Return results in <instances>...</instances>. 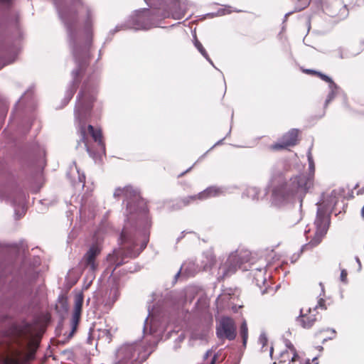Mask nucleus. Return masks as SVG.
Masks as SVG:
<instances>
[{
	"label": "nucleus",
	"mask_w": 364,
	"mask_h": 364,
	"mask_svg": "<svg viewBox=\"0 0 364 364\" xmlns=\"http://www.w3.org/2000/svg\"><path fill=\"white\" fill-rule=\"evenodd\" d=\"M289 364H301V361L300 360V358L299 360H297L295 362H292V358H291V361Z\"/></svg>",
	"instance_id": "nucleus-38"
},
{
	"label": "nucleus",
	"mask_w": 364,
	"mask_h": 364,
	"mask_svg": "<svg viewBox=\"0 0 364 364\" xmlns=\"http://www.w3.org/2000/svg\"><path fill=\"white\" fill-rule=\"evenodd\" d=\"M361 215H362L363 218H364V205H363V208L361 210Z\"/></svg>",
	"instance_id": "nucleus-45"
},
{
	"label": "nucleus",
	"mask_w": 364,
	"mask_h": 364,
	"mask_svg": "<svg viewBox=\"0 0 364 364\" xmlns=\"http://www.w3.org/2000/svg\"><path fill=\"white\" fill-rule=\"evenodd\" d=\"M0 364H19L16 356H3L0 359Z\"/></svg>",
	"instance_id": "nucleus-27"
},
{
	"label": "nucleus",
	"mask_w": 364,
	"mask_h": 364,
	"mask_svg": "<svg viewBox=\"0 0 364 364\" xmlns=\"http://www.w3.org/2000/svg\"><path fill=\"white\" fill-rule=\"evenodd\" d=\"M10 1V0H0V1H1V2H8V1Z\"/></svg>",
	"instance_id": "nucleus-47"
},
{
	"label": "nucleus",
	"mask_w": 364,
	"mask_h": 364,
	"mask_svg": "<svg viewBox=\"0 0 364 364\" xmlns=\"http://www.w3.org/2000/svg\"><path fill=\"white\" fill-rule=\"evenodd\" d=\"M247 193L248 197H250V198H252V199H256V198H257L258 191H257V189L256 188H255V187L249 188L247 190Z\"/></svg>",
	"instance_id": "nucleus-30"
},
{
	"label": "nucleus",
	"mask_w": 364,
	"mask_h": 364,
	"mask_svg": "<svg viewBox=\"0 0 364 364\" xmlns=\"http://www.w3.org/2000/svg\"><path fill=\"white\" fill-rule=\"evenodd\" d=\"M318 307H320L321 309H326L325 306V301L323 299H320L318 301V304L316 306L314 309H317Z\"/></svg>",
	"instance_id": "nucleus-35"
},
{
	"label": "nucleus",
	"mask_w": 364,
	"mask_h": 364,
	"mask_svg": "<svg viewBox=\"0 0 364 364\" xmlns=\"http://www.w3.org/2000/svg\"><path fill=\"white\" fill-rule=\"evenodd\" d=\"M146 3L150 6L155 7L158 11H161V8L166 3H171L173 6H180V1H176L174 0H144Z\"/></svg>",
	"instance_id": "nucleus-21"
},
{
	"label": "nucleus",
	"mask_w": 364,
	"mask_h": 364,
	"mask_svg": "<svg viewBox=\"0 0 364 364\" xmlns=\"http://www.w3.org/2000/svg\"><path fill=\"white\" fill-rule=\"evenodd\" d=\"M203 259L201 262L202 264L200 269L206 270L210 268L215 263V256L212 251L210 250L204 252L203 255Z\"/></svg>",
	"instance_id": "nucleus-20"
},
{
	"label": "nucleus",
	"mask_w": 364,
	"mask_h": 364,
	"mask_svg": "<svg viewBox=\"0 0 364 364\" xmlns=\"http://www.w3.org/2000/svg\"><path fill=\"white\" fill-rule=\"evenodd\" d=\"M272 351H273V348L272 347L271 349H270V355H272Z\"/></svg>",
	"instance_id": "nucleus-48"
},
{
	"label": "nucleus",
	"mask_w": 364,
	"mask_h": 364,
	"mask_svg": "<svg viewBox=\"0 0 364 364\" xmlns=\"http://www.w3.org/2000/svg\"><path fill=\"white\" fill-rule=\"evenodd\" d=\"M332 332H333L334 334L336 333V331H335V330H333V329L332 330Z\"/></svg>",
	"instance_id": "nucleus-49"
},
{
	"label": "nucleus",
	"mask_w": 364,
	"mask_h": 364,
	"mask_svg": "<svg viewBox=\"0 0 364 364\" xmlns=\"http://www.w3.org/2000/svg\"><path fill=\"white\" fill-rule=\"evenodd\" d=\"M290 357V353L289 352V350H284V351H282L281 353H280V359H279V363H285L287 361V359H289Z\"/></svg>",
	"instance_id": "nucleus-32"
},
{
	"label": "nucleus",
	"mask_w": 364,
	"mask_h": 364,
	"mask_svg": "<svg viewBox=\"0 0 364 364\" xmlns=\"http://www.w3.org/2000/svg\"><path fill=\"white\" fill-rule=\"evenodd\" d=\"M341 192L338 190H333L329 195H323L321 200L317 203V215L314 222L316 232L311 241L304 246V248L313 247L318 245L323 237L327 232L329 218L326 214V211L333 208L338 203Z\"/></svg>",
	"instance_id": "nucleus-4"
},
{
	"label": "nucleus",
	"mask_w": 364,
	"mask_h": 364,
	"mask_svg": "<svg viewBox=\"0 0 364 364\" xmlns=\"http://www.w3.org/2000/svg\"><path fill=\"white\" fill-rule=\"evenodd\" d=\"M250 252L246 250H237L230 254L226 260L218 268V277L223 279L235 274L243 263L250 259Z\"/></svg>",
	"instance_id": "nucleus-6"
},
{
	"label": "nucleus",
	"mask_w": 364,
	"mask_h": 364,
	"mask_svg": "<svg viewBox=\"0 0 364 364\" xmlns=\"http://www.w3.org/2000/svg\"><path fill=\"white\" fill-rule=\"evenodd\" d=\"M259 342L262 345V348H264L267 343V337L265 333H262L260 334L259 337Z\"/></svg>",
	"instance_id": "nucleus-33"
},
{
	"label": "nucleus",
	"mask_w": 364,
	"mask_h": 364,
	"mask_svg": "<svg viewBox=\"0 0 364 364\" xmlns=\"http://www.w3.org/2000/svg\"><path fill=\"white\" fill-rule=\"evenodd\" d=\"M316 360H317V358H313L312 361H313V363H314V364H318V363L316 361Z\"/></svg>",
	"instance_id": "nucleus-46"
},
{
	"label": "nucleus",
	"mask_w": 364,
	"mask_h": 364,
	"mask_svg": "<svg viewBox=\"0 0 364 364\" xmlns=\"http://www.w3.org/2000/svg\"><path fill=\"white\" fill-rule=\"evenodd\" d=\"M148 328H149V333L154 335L155 337L161 336L164 331V328L159 326L157 319L153 316L150 311H149L148 317L146 318L144 322L143 329L144 335L148 333Z\"/></svg>",
	"instance_id": "nucleus-14"
},
{
	"label": "nucleus",
	"mask_w": 364,
	"mask_h": 364,
	"mask_svg": "<svg viewBox=\"0 0 364 364\" xmlns=\"http://www.w3.org/2000/svg\"><path fill=\"white\" fill-rule=\"evenodd\" d=\"M14 60V58H13L12 60H8L7 62L4 63L3 64V65L0 67V69H1L2 67H4V65H7V64H9V63H12Z\"/></svg>",
	"instance_id": "nucleus-40"
},
{
	"label": "nucleus",
	"mask_w": 364,
	"mask_h": 364,
	"mask_svg": "<svg viewBox=\"0 0 364 364\" xmlns=\"http://www.w3.org/2000/svg\"><path fill=\"white\" fill-rule=\"evenodd\" d=\"M200 269V267H198L193 261L186 262L182 264L180 271L176 273L175 277H178L181 271H183V274H186L188 277H192L199 272Z\"/></svg>",
	"instance_id": "nucleus-16"
},
{
	"label": "nucleus",
	"mask_w": 364,
	"mask_h": 364,
	"mask_svg": "<svg viewBox=\"0 0 364 364\" xmlns=\"http://www.w3.org/2000/svg\"><path fill=\"white\" fill-rule=\"evenodd\" d=\"M317 75L324 81L328 82L329 84V87H334V82L332 80V79L331 77H329L328 76L324 75V74H322L321 73H317Z\"/></svg>",
	"instance_id": "nucleus-31"
},
{
	"label": "nucleus",
	"mask_w": 364,
	"mask_h": 364,
	"mask_svg": "<svg viewBox=\"0 0 364 364\" xmlns=\"http://www.w3.org/2000/svg\"><path fill=\"white\" fill-rule=\"evenodd\" d=\"M79 73H80L79 69H75L72 72L73 82L72 85L70 86V87H68V89L66 90L65 96V99H64L65 105L68 103V102L71 100V98L73 97V96L76 90L77 85L75 82V80H76Z\"/></svg>",
	"instance_id": "nucleus-17"
},
{
	"label": "nucleus",
	"mask_w": 364,
	"mask_h": 364,
	"mask_svg": "<svg viewBox=\"0 0 364 364\" xmlns=\"http://www.w3.org/2000/svg\"><path fill=\"white\" fill-rule=\"evenodd\" d=\"M307 157L309 174L308 176L303 174L291 178L281 189H274L272 196V201L274 205H281L294 196L301 199L307 191L313 186L315 166L311 149L308 151Z\"/></svg>",
	"instance_id": "nucleus-3"
},
{
	"label": "nucleus",
	"mask_w": 364,
	"mask_h": 364,
	"mask_svg": "<svg viewBox=\"0 0 364 364\" xmlns=\"http://www.w3.org/2000/svg\"><path fill=\"white\" fill-rule=\"evenodd\" d=\"M211 353H212L211 350H208V351L205 353V355H204V358H207L210 355H211Z\"/></svg>",
	"instance_id": "nucleus-43"
},
{
	"label": "nucleus",
	"mask_w": 364,
	"mask_h": 364,
	"mask_svg": "<svg viewBox=\"0 0 364 364\" xmlns=\"http://www.w3.org/2000/svg\"><path fill=\"white\" fill-rule=\"evenodd\" d=\"M341 280L343 282H346L347 281V272L345 269L341 270V276H340Z\"/></svg>",
	"instance_id": "nucleus-34"
},
{
	"label": "nucleus",
	"mask_w": 364,
	"mask_h": 364,
	"mask_svg": "<svg viewBox=\"0 0 364 364\" xmlns=\"http://www.w3.org/2000/svg\"><path fill=\"white\" fill-rule=\"evenodd\" d=\"M306 73H314V74H316V75H317V73H318V72L314 71V70H306Z\"/></svg>",
	"instance_id": "nucleus-42"
},
{
	"label": "nucleus",
	"mask_w": 364,
	"mask_h": 364,
	"mask_svg": "<svg viewBox=\"0 0 364 364\" xmlns=\"http://www.w3.org/2000/svg\"><path fill=\"white\" fill-rule=\"evenodd\" d=\"M114 198L124 196L127 200V218L120 235L121 250L107 257L115 268L122 265L124 257L134 258L146 247L149 241L147 229L150 227L148 208L139 192L132 186L117 188Z\"/></svg>",
	"instance_id": "nucleus-1"
},
{
	"label": "nucleus",
	"mask_w": 364,
	"mask_h": 364,
	"mask_svg": "<svg viewBox=\"0 0 364 364\" xmlns=\"http://www.w3.org/2000/svg\"><path fill=\"white\" fill-rule=\"evenodd\" d=\"M59 15L64 22L68 34L70 45L73 48L74 58L77 64H80L77 59V49L76 47V36L73 29L78 16L83 18L84 31L86 35V46L88 47L92 41V11L89 6H85L81 0H72L71 6L68 8L58 7Z\"/></svg>",
	"instance_id": "nucleus-2"
},
{
	"label": "nucleus",
	"mask_w": 364,
	"mask_h": 364,
	"mask_svg": "<svg viewBox=\"0 0 364 364\" xmlns=\"http://www.w3.org/2000/svg\"><path fill=\"white\" fill-rule=\"evenodd\" d=\"M301 1H302V6L298 8L299 11L306 7L310 3V0H301Z\"/></svg>",
	"instance_id": "nucleus-36"
},
{
	"label": "nucleus",
	"mask_w": 364,
	"mask_h": 364,
	"mask_svg": "<svg viewBox=\"0 0 364 364\" xmlns=\"http://www.w3.org/2000/svg\"><path fill=\"white\" fill-rule=\"evenodd\" d=\"M194 46H196V48L198 49V50L200 53V54L213 66H214V64L213 63V61L210 60V58H209L206 50H205V48H203V45L200 43V42L196 38V37L195 36V39H194Z\"/></svg>",
	"instance_id": "nucleus-23"
},
{
	"label": "nucleus",
	"mask_w": 364,
	"mask_h": 364,
	"mask_svg": "<svg viewBox=\"0 0 364 364\" xmlns=\"http://www.w3.org/2000/svg\"><path fill=\"white\" fill-rule=\"evenodd\" d=\"M298 134V129H291L282 136L280 141L271 145V149L273 150H279L294 146L297 141Z\"/></svg>",
	"instance_id": "nucleus-11"
},
{
	"label": "nucleus",
	"mask_w": 364,
	"mask_h": 364,
	"mask_svg": "<svg viewBox=\"0 0 364 364\" xmlns=\"http://www.w3.org/2000/svg\"><path fill=\"white\" fill-rule=\"evenodd\" d=\"M240 333L242 338L243 346H245L248 338V328L245 321H244L241 324Z\"/></svg>",
	"instance_id": "nucleus-25"
},
{
	"label": "nucleus",
	"mask_w": 364,
	"mask_h": 364,
	"mask_svg": "<svg viewBox=\"0 0 364 364\" xmlns=\"http://www.w3.org/2000/svg\"><path fill=\"white\" fill-rule=\"evenodd\" d=\"M100 252L101 248L100 246L97 245H92L82 258L80 263V266L90 272L95 271L98 266L97 257Z\"/></svg>",
	"instance_id": "nucleus-9"
},
{
	"label": "nucleus",
	"mask_w": 364,
	"mask_h": 364,
	"mask_svg": "<svg viewBox=\"0 0 364 364\" xmlns=\"http://www.w3.org/2000/svg\"><path fill=\"white\" fill-rule=\"evenodd\" d=\"M317 320L316 309L300 310V315L296 318V322L304 328H311Z\"/></svg>",
	"instance_id": "nucleus-12"
},
{
	"label": "nucleus",
	"mask_w": 364,
	"mask_h": 364,
	"mask_svg": "<svg viewBox=\"0 0 364 364\" xmlns=\"http://www.w3.org/2000/svg\"><path fill=\"white\" fill-rule=\"evenodd\" d=\"M119 296V292L118 287L114 285L109 290L108 298L105 302V304L109 306L112 305L118 299Z\"/></svg>",
	"instance_id": "nucleus-22"
},
{
	"label": "nucleus",
	"mask_w": 364,
	"mask_h": 364,
	"mask_svg": "<svg viewBox=\"0 0 364 364\" xmlns=\"http://www.w3.org/2000/svg\"><path fill=\"white\" fill-rule=\"evenodd\" d=\"M329 89H330V92H329V93L326 97V102H325L326 107L328 105V103L330 102H331L333 100V98L335 97V96L337 94L338 87H337V85L336 84H334V87H329Z\"/></svg>",
	"instance_id": "nucleus-28"
},
{
	"label": "nucleus",
	"mask_w": 364,
	"mask_h": 364,
	"mask_svg": "<svg viewBox=\"0 0 364 364\" xmlns=\"http://www.w3.org/2000/svg\"><path fill=\"white\" fill-rule=\"evenodd\" d=\"M141 354L142 351L138 343L124 344L117 351V362L115 364H127L130 360L138 358Z\"/></svg>",
	"instance_id": "nucleus-7"
},
{
	"label": "nucleus",
	"mask_w": 364,
	"mask_h": 364,
	"mask_svg": "<svg viewBox=\"0 0 364 364\" xmlns=\"http://www.w3.org/2000/svg\"><path fill=\"white\" fill-rule=\"evenodd\" d=\"M265 270L264 269H257L254 273V279L255 281L256 284L262 289V285H265L267 282V278L265 277ZM261 292L262 294L267 292V289H261Z\"/></svg>",
	"instance_id": "nucleus-18"
},
{
	"label": "nucleus",
	"mask_w": 364,
	"mask_h": 364,
	"mask_svg": "<svg viewBox=\"0 0 364 364\" xmlns=\"http://www.w3.org/2000/svg\"><path fill=\"white\" fill-rule=\"evenodd\" d=\"M144 355H141V357H142V358L145 357L146 354V353H149L150 352L149 351V350H148V349L144 348Z\"/></svg>",
	"instance_id": "nucleus-44"
},
{
	"label": "nucleus",
	"mask_w": 364,
	"mask_h": 364,
	"mask_svg": "<svg viewBox=\"0 0 364 364\" xmlns=\"http://www.w3.org/2000/svg\"><path fill=\"white\" fill-rule=\"evenodd\" d=\"M286 346H287V348L289 349V350L290 351V353L292 354V362L294 363V362L296 361L297 360H299V356L297 354L294 346L290 342L287 343Z\"/></svg>",
	"instance_id": "nucleus-29"
},
{
	"label": "nucleus",
	"mask_w": 364,
	"mask_h": 364,
	"mask_svg": "<svg viewBox=\"0 0 364 364\" xmlns=\"http://www.w3.org/2000/svg\"><path fill=\"white\" fill-rule=\"evenodd\" d=\"M216 335L220 340H234L236 337V326L233 319L222 317L216 326Z\"/></svg>",
	"instance_id": "nucleus-8"
},
{
	"label": "nucleus",
	"mask_w": 364,
	"mask_h": 364,
	"mask_svg": "<svg viewBox=\"0 0 364 364\" xmlns=\"http://www.w3.org/2000/svg\"><path fill=\"white\" fill-rule=\"evenodd\" d=\"M95 90L90 91L86 87H84L78 94L75 109V116L76 121L78 122V132L80 134V141L84 143L85 147L91 157H94V155L87 144L85 120L87 113L92 109V102L95 99Z\"/></svg>",
	"instance_id": "nucleus-5"
},
{
	"label": "nucleus",
	"mask_w": 364,
	"mask_h": 364,
	"mask_svg": "<svg viewBox=\"0 0 364 364\" xmlns=\"http://www.w3.org/2000/svg\"><path fill=\"white\" fill-rule=\"evenodd\" d=\"M216 359H217V356L216 355H215L212 359H211V361L210 363V364H215V361H216Z\"/></svg>",
	"instance_id": "nucleus-39"
},
{
	"label": "nucleus",
	"mask_w": 364,
	"mask_h": 364,
	"mask_svg": "<svg viewBox=\"0 0 364 364\" xmlns=\"http://www.w3.org/2000/svg\"><path fill=\"white\" fill-rule=\"evenodd\" d=\"M87 131L89 134L92 136L94 141L97 142L99 146H100L102 151H105V144L102 141V131L100 129H95L92 125L87 126Z\"/></svg>",
	"instance_id": "nucleus-19"
},
{
	"label": "nucleus",
	"mask_w": 364,
	"mask_h": 364,
	"mask_svg": "<svg viewBox=\"0 0 364 364\" xmlns=\"http://www.w3.org/2000/svg\"><path fill=\"white\" fill-rule=\"evenodd\" d=\"M83 301V293L82 291L77 292L74 298V310L72 318L73 330L70 333V336H72L75 331L76 326L80 320Z\"/></svg>",
	"instance_id": "nucleus-15"
},
{
	"label": "nucleus",
	"mask_w": 364,
	"mask_h": 364,
	"mask_svg": "<svg viewBox=\"0 0 364 364\" xmlns=\"http://www.w3.org/2000/svg\"><path fill=\"white\" fill-rule=\"evenodd\" d=\"M74 171L77 174V178H78L79 183H82V186H83L85 176L83 173H80V171L79 168H77V165L75 164V163H74L73 165L70 167V174L74 175V173H73ZM73 177L75 178V176H73Z\"/></svg>",
	"instance_id": "nucleus-24"
},
{
	"label": "nucleus",
	"mask_w": 364,
	"mask_h": 364,
	"mask_svg": "<svg viewBox=\"0 0 364 364\" xmlns=\"http://www.w3.org/2000/svg\"><path fill=\"white\" fill-rule=\"evenodd\" d=\"M151 18L152 16L150 15L149 11L146 9L138 11L133 19L134 28L136 30H148L156 26L154 23L150 21Z\"/></svg>",
	"instance_id": "nucleus-10"
},
{
	"label": "nucleus",
	"mask_w": 364,
	"mask_h": 364,
	"mask_svg": "<svg viewBox=\"0 0 364 364\" xmlns=\"http://www.w3.org/2000/svg\"><path fill=\"white\" fill-rule=\"evenodd\" d=\"M221 193V190L217 187L211 186L197 195L188 196L183 200L184 205L197 200H203L211 197L217 196Z\"/></svg>",
	"instance_id": "nucleus-13"
},
{
	"label": "nucleus",
	"mask_w": 364,
	"mask_h": 364,
	"mask_svg": "<svg viewBox=\"0 0 364 364\" xmlns=\"http://www.w3.org/2000/svg\"><path fill=\"white\" fill-rule=\"evenodd\" d=\"M356 262L358 264L359 269L361 268V262L358 257H355Z\"/></svg>",
	"instance_id": "nucleus-41"
},
{
	"label": "nucleus",
	"mask_w": 364,
	"mask_h": 364,
	"mask_svg": "<svg viewBox=\"0 0 364 364\" xmlns=\"http://www.w3.org/2000/svg\"><path fill=\"white\" fill-rule=\"evenodd\" d=\"M229 13H230V11L228 9H223L222 10L218 11L219 15H224L225 14H229Z\"/></svg>",
	"instance_id": "nucleus-37"
},
{
	"label": "nucleus",
	"mask_w": 364,
	"mask_h": 364,
	"mask_svg": "<svg viewBox=\"0 0 364 364\" xmlns=\"http://www.w3.org/2000/svg\"><path fill=\"white\" fill-rule=\"evenodd\" d=\"M24 203H25V196L21 193H18L16 196V198L11 201V203L14 207L18 206L19 208H23L24 205Z\"/></svg>",
	"instance_id": "nucleus-26"
}]
</instances>
